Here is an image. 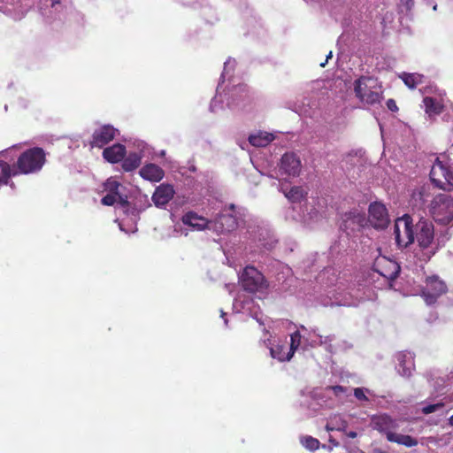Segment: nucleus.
I'll return each instance as SVG.
<instances>
[{
    "instance_id": "nucleus-1",
    "label": "nucleus",
    "mask_w": 453,
    "mask_h": 453,
    "mask_svg": "<svg viewBox=\"0 0 453 453\" xmlns=\"http://www.w3.org/2000/svg\"><path fill=\"white\" fill-rule=\"evenodd\" d=\"M354 92L362 103L369 105L380 104L384 97L381 83L370 76H361L356 80Z\"/></svg>"
},
{
    "instance_id": "nucleus-2",
    "label": "nucleus",
    "mask_w": 453,
    "mask_h": 453,
    "mask_svg": "<svg viewBox=\"0 0 453 453\" xmlns=\"http://www.w3.org/2000/svg\"><path fill=\"white\" fill-rule=\"evenodd\" d=\"M46 162V154L43 149L33 147L22 152L14 165L18 175L30 174L39 172Z\"/></svg>"
},
{
    "instance_id": "nucleus-3",
    "label": "nucleus",
    "mask_w": 453,
    "mask_h": 453,
    "mask_svg": "<svg viewBox=\"0 0 453 453\" xmlns=\"http://www.w3.org/2000/svg\"><path fill=\"white\" fill-rule=\"evenodd\" d=\"M429 213L438 224H449L453 220V197L446 194L435 196L429 204Z\"/></svg>"
},
{
    "instance_id": "nucleus-4",
    "label": "nucleus",
    "mask_w": 453,
    "mask_h": 453,
    "mask_svg": "<svg viewBox=\"0 0 453 453\" xmlns=\"http://www.w3.org/2000/svg\"><path fill=\"white\" fill-rule=\"evenodd\" d=\"M240 284L249 293H262L268 288L267 280L256 267L246 266L240 275Z\"/></svg>"
},
{
    "instance_id": "nucleus-5",
    "label": "nucleus",
    "mask_w": 453,
    "mask_h": 453,
    "mask_svg": "<svg viewBox=\"0 0 453 453\" xmlns=\"http://www.w3.org/2000/svg\"><path fill=\"white\" fill-rule=\"evenodd\" d=\"M430 180L437 188L449 190L453 188V171L447 163L437 157L430 171Z\"/></svg>"
},
{
    "instance_id": "nucleus-6",
    "label": "nucleus",
    "mask_w": 453,
    "mask_h": 453,
    "mask_svg": "<svg viewBox=\"0 0 453 453\" xmlns=\"http://www.w3.org/2000/svg\"><path fill=\"white\" fill-rule=\"evenodd\" d=\"M394 234L399 247L406 248L414 242L412 219L409 215H404L395 220Z\"/></svg>"
},
{
    "instance_id": "nucleus-7",
    "label": "nucleus",
    "mask_w": 453,
    "mask_h": 453,
    "mask_svg": "<svg viewBox=\"0 0 453 453\" xmlns=\"http://www.w3.org/2000/svg\"><path fill=\"white\" fill-rule=\"evenodd\" d=\"M447 291L448 287L445 281L440 279L438 275H432L426 277L425 286L421 290V296L427 304H433Z\"/></svg>"
},
{
    "instance_id": "nucleus-8",
    "label": "nucleus",
    "mask_w": 453,
    "mask_h": 453,
    "mask_svg": "<svg viewBox=\"0 0 453 453\" xmlns=\"http://www.w3.org/2000/svg\"><path fill=\"white\" fill-rule=\"evenodd\" d=\"M373 270L387 280H394L398 277L401 268L395 260L380 257L375 259Z\"/></svg>"
},
{
    "instance_id": "nucleus-9",
    "label": "nucleus",
    "mask_w": 453,
    "mask_h": 453,
    "mask_svg": "<svg viewBox=\"0 0 453 453\" xmlns=\"http://www.w3.org/2000/svg\"><path fill=\"white\" fill-rule=\"evenodd\" d=\"M369 221L375 228H386L389 223L388 210L381 203L374 202L369 205Z\"/></svg>"
},
{
    "instance_id": "nucleus-10",
    "label": "nucleus",
    "mask_w": 453,
    "mask_h": 453,
    "mask_svg": "<svg viewBox=\"0 0 453 453\" xmlns=\"http://www.w3.org/2000/svg\"><path fill=\"white\" fill-rule=\"evenodd\" d=\"M118 130L111 125H104L96 129L89 144L92 148H104L116 137Z\"/></svg>"
},
{
    "instance_id": "nucleus-11",
    "label": "nucleus",
    "mask_w": 453,
    "mask_h": 453,
    "mask_svg": "<svg viewBox=\"0 0 453 453\" xmlns=\"http://www.w3.org/2000/svg\"><path fill=\"white\" fill-rule=\"evenodd\" d=\"M342 219L340 227L344 232L359 231L366 224L365 214L357 210L345 212Z\"/></svg>"
},
{
    "instance_id": "nucleus-12",
    "label": "nucleus",
    "mask_w": 453,
    "mask_h": 453,
    "mask_svg": "<svg viewBox=\"0 0 453 453\" xmlns=\"http://www.w3.org/2000/svg\"><path fill=\"white\" fill-rule=\"evenodd\" d=\"M371 426L381 434H385L388 438V434H395L393 430L398 428V423L387 413L372 415L371 417Z\"/></svg>"
},
{
    "instance_id": "nucleus-13",
    "label": "nucleus",
    "mask_w": 453,
    "mask_h": 453,
    "mask_svg": "<svg viewBox=\"0 0 453 453\" xmlns=\"http://www.w3.org/2000/svg\"><path fill=\"white\" fill-rule=\"evenodd\" d=\"M416 238L419 247L422 249L430 247L434 238L433 223L428 220L419 221L417 225Z\"/></svg>"
},
{
    "instance_id": "nucleus-14",
    "label": "nucleus",
    "mask_w": 453,
    "mask_h": 453,
    "mask_svg": "<svg viewBox=\"0 0 453 453\" xmlns=\"http://www.w3.org/2000/svg\"><path fill=\"white\" fill-rule=\"evenodd\" d=\"M435 196H434L433 188L426 184L415 189L411 195L413 206L420 210L429 209V204Z\"/></svg>"
},
{
    "instance_id": "nucleus-15",
    "label": "nucleus",
    "mask_w": 453,
    "mask_h": 453,
    "mask_svg": "<svg viewBox=\"0 0 453 453\" xmlns=\"http://www.w3.org/2000/svg\"><path fill=\"white\" fill-rule=\"evenodd\" d=\"M280 171L288 176H298L301 172V161L293 152L285 153L280 159Z\"/></svg>"
},
{
    "instance_id": "nucleus-16",
    "label": "nucleus",
    "mask_w": 453,
    "mask_h": 453,
    "mask_svg": "<svg viewBox=\"0 0 453 453\" xmlns=\"http://www.w3.org/2000/svg\"><path fill=\"white\" fill-rule=\"evenodd\" d=\"M237 226V220L232 214H219L211 220V229L218 233L231 232Z\"/></svg>"
},
{
    "instance_id": "nucleus-17",
    "label": "nucleus",
    "mask_w": 453,
    "mask_h": 453,
    "mask_svg": "<svg viewBox=\"0 0 453 453\" xmlns=\"http://www.w3.org/2000/svg\"><path fill=\"white\" fill-rule=\"evenodd\" d=\"M174 194L172 185L163 183L157 187L152 195V201L157 207H164L173 199Z\"/></svg>"
},
{
    "instance_id": "nucleus-18",
    "label": "nucleus",
    "mask_w": 453,
    "mask_h": 453,
    "mask_svg": "<svg viewBox=\"0 0 453 453\" xmlns=\"http://www.w3.org/2000/svg\"><path fill=\"white\" fill-rule=\"evenodd\" d=\"M182 222L184 225L192 226L196 230L211 229V220L199 216L194 211H188L182 217Z\"/></svg>"
},
{
    "instance_id": "nucleus-19",
    "label": "nucleus",
    "mask_w": 453,
    "mask_h": 453,
    "mask_svg": "<svg viewBox=\"0 0 453 453\" xmlns=\"http://www.w3.org/2000/svg\"><path fill=\"white\" fill-rule=\"evenodd\" d=\"M127 153L126 147L121 143H115L103 150V157L109 163L115 164L122 161Z\"/></svg>"
},
{
    "instance_id": "nucleus-20",
    "label": "nucleus",
    "mask_w": 453,
    "mask_h": 453,
    "mask_svg": "<svg viewBox=\"0 0 453 453\" xmlns=\"http://www.w3.org/2000/svg\"><path fill=\"white\" fill-rule=\"evenodd\" d=\"M140 175L144 179L150 181H160L164 176V170L155 164L145 165L140 170Z\"/></svg>"
},
{
    "instance_id": "nucleus-21",
    "label": "nucleus",
    "mask_w": 453,
    "mask_h": 453,
    "mask_svg": "<svg viewBox=\"0 0 453 453\" xmlns=\"http://www.w3.org/2000/svg\"><path fill=\"white\" fill-rule=\"evenodd\" d=\"M17 175L18 173L14 165L0 160V188L7 185L12 187L14 184L11 182V178Z\"/></svg>"
},
{
    "instance_id": "nucleus-22",
    "label": "nucleus",
    "mask_w": 453,
    "mask_h": 453,
    "mask_svg": "<svg viewBox=\"0 0 453 453\" xmlns=\"http://www.w3.org/2000/svg\"><path fill=\"white\" fill-rule=\"evenodd\" d=\"M423 104L425 106L426 113H427L430 117L441 114L444 108L440 100L431 96L424 97Z\"/></svg>"
},
{
    "instance_id": "nucleus-23",
    "label": "nucleus",
    "mask_w": 453,
    "mask_h": 453,
    "mask_svg": "<svg viewBox=\"0 0 453 453\" xmlns=\"http://www.w3.org/2000/svg\"><path fill=\"white\" fill-rule=\"evenodd\" d=\"M274 135L271 133L259 132L257 134H251L249 137V142L252 146L255 147H265L272 141H273Z\"/></svg>"
},
{
    "instance_id": "nucleus-24",
    "label": "nucleus",
    "mask_w": 453,
    "mask_h": 453,
    "mask_svg": "<svg viewBox=\"0 0 453 453\" xmlns=\"http://www.w3.org/2000/svg\"><path fill=\"white\" fill-rule=\"evenodd\" d=\"M388 441L390 442H395L400 445L406 447H413L418 444V441L411 435L400 434H388Z\"/></svg>"
},
{
    "instance_id": "nucleus-25",
    "label": "nucleus",
    "mask_w": 453,
    "mask_h": 453,
    "mask_svg": "<svg viewBox=\"0 0 453 453\" xmlns=\"http://www.w3.org/2000/svg\"><path fill=\"white\" fill-rule=\"evenodd\" d=\"M122 160L123 170L125 172H132L140 166L142 157L138 153L133 152L129 153V155Z\"/></svg>"
},
{
    "instance_id": "nucleus-26",
    "label": "nucleus",
    "mask_w": 453,
    "mask_h": 453,
    "mask_svg": "<svg viewBox=\"0 0 453 453\" xmlns=\"http://www.w3.org/2000/svg\"><path fill=\"white\" fill-rule=\"evenodd\" d=\"M400 78L403 80V83L409 88H415L418 85L423 83L424 76L419 73H403Z\"/></svg>"
},
{
    "instance_id": "nucleus-27",
    "label": "nucleus",
    "mask_w": 453,
    "mask_h": 453,
    "mask_svg": "<svg viewBox=\"0 0 453 453\" xmlns=\"http://www.w3.org/2000/svg\"><path fill=\"white\" fill-rule=\"evenodd\" d=\"M285 196L292 203H300L306 197L307 192L302 187L295 186Z\"/></svg>"
},
{
    "instance_id": "nucleus-28",
    "label": "nucleus",
    "mask_w": 453,
    "mask_h": 453,
    "mask_svg": "<svg viewBox=\"0 0 453 453\" xmlns=\"http://www.w3.org/2000/svg\"><path fill=\"white\" fill-rule=\"evenodd\" d=\"M301 443L307 449L314 451L319 448L320 442L318 439L306 435L301 438Z\"/></svg>"
},
{
    "instance_id": "nucleus-29",
    "label": "nucleus",
    "mask_w": 453,
    "mask_h": 453,
    "mask_svg": "<svg viewBox=\"0 0 453 453\" xmlns=\"http://www.w3.org/2000/svg\"><path fill=\"white\" fill-rule=\"evenodd\" d=\"M120 187V183L112 178H109L104 183V190L108 192V194H113L119 196V189Z\"/></svg>"
},
{
    "instance_id": "nucleus-30",
    "label": "nucleus",
    "mask_w": 453,
    "mask_h": 453,
    "mask_svg": "<svg viewBox=\"0 0 453 453\" xmlns=\"http://www.w3.org/2000/svg\"><path fill=\"white\" fill-rule=\"evenodd\" d=\"M295 336H299V334L298 333H296L295 335H292L291 336V353H288V357H286L287 360H289L293 355V352L295 351V349L297 348L296 346H295ZM271 352V355L273 358H278L280 361H284L285 358L284 357H278L276 356V350L274 349H271L270 350Z\"/></svg>"
},
{
    "instance_id": "nucleus-31",
    "label": "nucleus",
    "mask_w": 453,
    "mask_h": 453,
    "mask_svg": "<svg viewBox=\"0 0 453 453\" xmlns=\"http://www.w3.org/2000/svg\"><path fill=\"white\" fill-rule=\"evenodd\" d=\"M444 406L443 403H437L434 404H428L422 408V413L427 415L430 413H433L440 409H441Z\"/></svg>"
},
{
    "instance_id": "nucleus-32",
    "label": "nucleus",
    "mask_w": 453,
    "mask_h": 453,
    "mask_svg": "<svg viewBox=\"0 0 453 453\" xmlns=\"http://www.w3.org/2000/svg\"><path fill=\"white\" fill-rule=\"evenodd\" d=\"M117 203V195L107 194L101 199V203L106 206H111Z\"/></svg>"
},
{
    "instance_id": "nucleus-33",
    "label": "nucleus",
    "mask_w": 453,
    "mask_h": 453,
    "mask_svg": "<svg viewBox=\"0 0 453 453\" xmlns=\"http://www.w3.org/2000/svg\"><path fill=\"white\" fill-rule=\"evenodd\" d=\"M414 5V0H400V7L410 12Z\"/></svg>"
},
{
    "instance_id": "nucleus-34",
    "label": "nucleus",
    "mask_w": 453,
    "mask_h": 453,
    "mask_svg": "<svg viewBox=\"0 0 453 453\" xmlns=\"http://www.w3.org/2000/svg\"><path fill=\"white\" fill-rule=\"evenodd\" d=\"M354 395L357 399H358L360 401H367L368 400L363 388H357L354 389Z\"/></svg>"
},
{
    "instance_id": "nucleus-35",
    "label": "nucleus",
    "mask_w": 453,
    "mask_h": 453,
    "mask_svg": "<svg viewBox=\"0 0 453 453\" xmlns=\"http://www.w3.org/2000/svg\"><path fill=\"white\" fill-rule=\"evenodd\" d=\"M387 107L389 111L395 112L398 111V106L394 99H388L386 103Z\"/></svg>"
},
{
    "instance_id": "nucleus-36",
    "label": "nucleus",
    "mask_w": 453,
    "mask_h": 453,
    "mask_svg": "<svg viewBox=\"0 0 453 453\" xmlns=\"http://www.w3.org/2000/svg\"><path fill=\"white\" fill-rule=\"evenodd\" d=\"M329 388L334 393L335 395H339L340 394L346 391V388L340 385L331 386Z\"/></svg>"
},
{
    "instance_id": "nucleus-37",
    "label": "nucleus",
    "mask_w": 453,
    "mask_h": 453,
    "mask_svg": "<svg viewBox=\"0 0 453 453\" xmlns=\"http://www.w3.org/2000/svg\"><path fill=\"white\" fill-rule=\"evenodd\" d=\"M117 202L123 206L127 205L128 203L127 197H123L119 193V196H117Z\"/></svg>"
},
{
    "instance_id": "nucleus-38",
    "label": "nucleus",
    "mask_w": 453,
    "mask_h": 453,
    "mask_svg": "<svg viewBox=\"0 0 453 453\" xmlns=\"http://www.w3.org/2000/svg\"><path fill=\"white\" fill-rule=\"evenodd\" d=\"M347 426H348L347 422H346L345 420H342V426H339V427H337V428H336V430L345 432V431H346Z\"/></svg>"
},
{
    "instance_id": "nucleus-39",
    "label": "nucleus",
    "mask_w": 453,
    "mask_h": 453,
    "mask_svg": "<svg viewBox=\"0 0 453 453\" xmlns=\"http://www.w3.org/2000/svg\"><path fill=\"white\" fill-rule=\"evenodd\" d=\"M346 434L349 438H352V439H354L357 436V432H354V431H349V432L346 433Z\"/></svg>"
},
{
    "instance_id": "nucleus-40",
    "label": "nucleus",
    "mask_w": 453,
    "mask_h": 453,
    "mask_svg": "<svg viewBox=\"0 0 453 453\" xmlns=\"http://www.w3.org/2000/svg\"><path fill=\"white\" fill-rule=\"evenodd\" d=\"M332 58V51H330V52H329V54L327 55L326 61H325L324 63H321V64H320V66L324 67V66L326 65V64L327 60H328L329 58Z\"/></svg>"
},
{
    "instance_id": "nucleus-41",
    "label": "nucleus",
    "mask_w": 453,
    "mask_h": 453,
    "mask_svg": "<svg viewBox=\"0 0 453 453\" xmlns=\"http://www.w3.org/2000/svg\"><path fill=\"white\" fill-rule=\"evenodd\" d=\"M326 429L327 431H333V430H334L335 428H334V427H331V426L327 424V425L326 426Z\"/></svg>"
},
{
    "instance_id": "nucleus-42",
    "label": "nucleus",
    "mask_w": 453,
    "mask_h": 453,
    "mask_svg": "<svg viewBox=\"0 0 453 453\" xmlns=\"http://www.w3.org/2000/svg\"><path fill=\"white\" fill-rule=\"evenodd\" d=\"M449 425L453 426V415L449 419Z\"/></svg>"
},
{
    "instance_id": "nucleus-43",
    "label": "nucleus",
    "mask_w": 453,
    "mask_h": 453,
    "mask_svg": "<svg viewBox=\"0 0 453 453\" xmlns=\"http://www.w3.org/2000/svg\"><path fill=\"white\" fill-rule=\"evenodd\" d=\"M56 4H59L58 0H52V6H54Z\"/></svg>"
},
{
    "instance_id": "nucleus-44",
    "label": "nucleus",
    "mask_w": 453,
    "mask_h": 453,
    "mask_svg": "<svg viewBox=\"0 0 453 453\" xmlns=\"http://www.w3.org/2000/svg\"><path fill=\"white\" fill-rule=\"evenodd\" d=\"M403 375L409 376L410 375V372H407V371L405 369H403Z\"/></svg>"
},
{
    "instance_id": "nucleus-45",
    "label": "nucleus",
    "mask_w": 453,
    "mask_h": 453,
    "mask_svg": "<svg viewBox=\"0 0 453 453\" xmlns=\"http://www.w3.org/2000/svg\"><path fill=\"white\" fill-rule=\"evenodd\" d=\"M330 441H331L332 443H334V445H338V442H334V441H333V440H330Z\"/></svg>"
},
{
    "instance_id": "nucleus-46",
    "label": "nucleus",
    "mask_w": 453,
    "mask_h": 453,
    "mask_svg": "<svg viewBox=\"0 0 453 453\" xmlns=\"http://www.w3.org/2000/svg\"><path fill=\"white\" fill-rule=\"evenodd\" d=\"M230 208H231L232 210H234V204H231V205H230Z\"/></svg>"
}]
</instances>
